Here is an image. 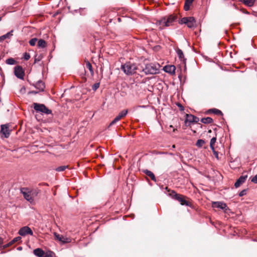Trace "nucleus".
<instances>
[{
	"label": "nucleus",
	"instance_id": "bb28decb",
	"mask_svg": "<svg viewBox=\"0 0 257 257\" xmlns=\"http://www.w3.org/2000/svg\"><path fill=\"white\" fill-rule=\"evenodd\" d=\"M30 192L31 193V195L32 198L34 200V198L37 197L39 194V191L37 189H32L30 190Z\"/></svg>",
	"mask_w": 257,
	"mask_h": 257
},
{
	"label": "nucleus",
	"instance_id": "6e6552de",
	"mask_svg": "<svg viewBox=\"0 0 257 257\" xmlns=\"http://www.w3.org/2000/svg\"><path fill=\"white\" fill-rule=\"evenodd\" d=\"M14 74L17 78L20 79H24L25 73L23 69L21 66H16L14 68Z\"/></svg>",
	"mask_w": 257,
	"mask_h": 257
},
{
	"label": "nucleus",
	"instance_id": "2eb2a0df",
	"mask_svg": "<svg viewBox=\"0 0 257 257\" xmlns=\"http://www.w3.org/2000/svg\"><path fill=\"white\" fill-rule=\"evenodd\" d=\"M34 86L36 88L39 90V92L44 91L45 88V84L41 80L38 81Z\"/></svg>",
	"mask_w": 257,
	"mask_h": 257
},
{
	"label": "nucleus",
	"instance_id": "58836bf2",
	"mask_svg": "<svg viewBox=\"0 0 257 257\" xmlns=\"http://www.w3.org/2000/svg\"><path fill=\"white\" fill-rule=\"evenodd\" d=\"M251 181L255 184H257V174L255 175L251 180Z\"/></svg>",
	"mask_w": 257,
	"mask_h": 257
},
{
	"label": "nucleus",
	"instance_id": "423d86ee",
	"mask_svg": "<svg viewBox=\"0 0 257 257\" xmlns=\"http://www.w3.org/2000/svg\"><path fill=\"white\" fill-rule=\"evenodd\" d=\"M181 24H185L189 28H192L196 25V21L194 17H184L181 20Z\"/></svg>",
	"mask_w": 257,
	"mask_h": 257
},
{
	"label": "nucleus",
	"instance_id": "a211bd4d",
	"mask_svg": "<svg viewBox=\"0 0 257 257\" xmlns=\"http://www.w3.org/2000/svg\"><path fill=\"white\" fill-rule=\"evenodd\" d=\"M34 254L38 257H43L44 251L41 248H38L34 250Z\"/></svg>",
	"mask_w": 257,
	"mask_h": 257
},
{
	"label": "nucleus",
	"instance_id": "39448f33",
	"mask_svg": "<svg viewBox=\"0 0 257 257\" xmlns=\"http://www.w3.org/2000/svg\"><path fill=\"white\" fill-rule=\"evenodd\" d=\"M34 108L37 111H40L47 114L52 113V111L49 109L44 104H43L34 103Z\"/></svg>",
	"mask_w": 257,
	"mask_h": 257
},
{
	"label": "nucleus",
	"instance_id": "20e7f679",
	"mask_svg": "<svg viewBox=\"0 0 257 257\" xmlns=\"http://www.w3.org/2000/svg\"><path fill=\"white\" fill-rule=\"evenodd\" d=\"M170 195L172 198L178 201L182 205L190 206V202L186 200V197L185 196L177 194L174 191H172L171 193H170Z\"/></svg>",
	"mask_w": 257,
	"mask_h": 257
},
{
	"label": "nucleus",
	"instance_id": "4be33fe9",
	"mask_svg": "<svg viewBox=\"0 0 257 257\" xmlns=\"http://www.w3.org/2000/svg\"><path fill=\"white\" fill-rule=\"evenodd\" d=\"M85 68L88 69L89 70V71L91 73V75L92 76L93 75L94 72H93V70L92 66L91 64L88 61H85Z\"/></svg>",
	"mask_w": 257,
	"mask_h": 257
},
{
	"label": "nucleus",
	"instance_id": "9b49d317",
	"mask_svg": "<svg viewBox=\"0 0 257 257\" xmlns=\"http://www.w3.org/2000/svg\"><path fill=\"white\" fill-rule=\"evenodd\" d=\"M9 126L10 125L8 124L1 125V133L6 138H8L10 135L11 131L10 130Z\"/></svg>",
	"mask_w": 257,
	"mask_h": 257
},
{
	"label": "nucleus",
	"instance_id": "c03bdc74",
	"mask_svg": "<svg viewBox=\"0 0 257 257\" xmlns=\"http://www.w3.org/2000/svg\"><path fill=\"white\" fill-rule=\"evenodd\" d=\"M241 11L244 14H249V13L247 11H246L245 10H241Z\"/></svg>",
	"mask_w": 257,
	"mask_h": 257
},
{
	"label": "nucleus",
	"instance_id": "b1692460",
	"mask_svg": "<svg viewBox=\"0 0 257 257\" xmlns=\"http://www.w3.org/2000/svg\"><path fill=\"white\" fill-rule=\"evenodd\" d=\"M201 121L205 124H209L213 122V119L210 117H204L201 118Z\"/></svg>",
	"mask_w": 257,
	"mask_h": 257
},
{
	"label": "nucleus",
	"instance_id": "412c9836",
	"mask_svg": "<svg viewBox=\"0 0 257 257\" xmlns=\"http://www.w3.org/2000/svg\"><path fill=\"white\" fill-rule=\"evenodd\" d=\"M164 70L168 73L170 74L174 73L175 70V67L174 66H165L164 67Z\"/></svg>",
	"mask_w": 257,
	"mask_h": 257
},
{
	"label": "nucleus",
	"instance_id": "1a4fd4ad",
	"mask_svg": "<svg viewBox=\"0 0 257 257\" xmlns=\"http://www.w3.org/2000/svg\"><path fill=\"white\" fill-rule=\"evenodd\" d=\"M19 234L21 236H25L27 234L32 235L33 234L31 229L28 226L22 227L19 231Z\"/></svg>",
	"mask_w": 257,
	"mask_h": 257
},
{
	"label": "nucleus",
	"instance_id": "ea45409f",
	"mask_svg": "<svg viewBox=\"0 0 257 257\" xmlns=\"http://www.w3.org/2000/svg\"><path fill=\"white\" fill-rule=\"evenodd\" d=\"M190 6V5L185 3V5H184L185 11H188L189 10Z\"/></svg>",
	"mask_w": 257,
	"mask_h": 257
},
{
	"label": "nucleus",
	"instance_id": "4468645a",
	"mask_svg": "<svg viewBox=\"0 0 257 257\" xmlns=\"http://www.w3.org/2000/svg\"><path fill=\"white\" fill-rule=\"evenodd\" d=\"M247 178V175L241 176L235 183L234 186L236 188L239 187L242 184H243Z\"/></svg>",
	"mask_w": 257,
	"mask_h": 257
},
{
	"label": "nucleus",
	"instance_id": "cd10ccee",
	"mask_svg": "<svg viewBox=\"0 0 257 257\" xmlns=\"http://www.w3.org/2000/svg\"><path fill=\"white\" fill-rule=\"evenodd\" d=\"M208 112H212L217 115H222V112L220 110L216 108L209 109Z\"/></svg>",
	"mask_w": 257,
	"mask_h": 257
},
{
	"label": "nucleus",
	"instance_id": "f257e3e1",
	"mask_svg": "<svg viewBox=\"0 0 257 257\" xmlns=\"http://www.w3.org/2000/svg\"><path fill=\"white\" fill-rule=\"evenodd\" d=\"M121 69L125 74L132 75L136 72L138 67L136 64L129 62L121 65Z\"/></svg>",
	"mask_w": 257,
	"mask_h": 257
},
{
	"label": "nucleus",
	"instance_id": "5701e85b",
	"mask_svg": "<svg viewBox=\"0 0 257 257\" xmlns=\"http://www.w3.org/2000/svg\"><path fill=\"white\" fill-rule=\"evenodd\" d=\"M37 46L39 48H44L46 47L47 44L46 41L43 39H40L38 41Z\"/></svg>",
	"mask_w": 257,
	"mask_h": 257
},
{
	"label": "nucleus",
	"instance_id": "aec40b11",
	"mask_svg": "<svg viewBox=\"0 0 257 257\" xmlns=\"http://www.w3.org/2000/svg\"><path fill=\"white\" fill-rule=\"evenodd\" d=\"M239 2L243 3L248 7H252L253 6L255 0H238Z\"/></svg>",
	"mask_w": 257,
	"mask_h": 257
},
{
	"label": "nucleus",
	"instance_id": "603ef678",
	"mask_svg": "<svg viewBox=\"0 0 257 257\" xmlns=\"http://www.w3.org/2000/svg\"><path fill=\"white\" fill-rule=\"evenodd\" d=\"M1 20H2V18L0 17V21H1Z\"/></svg>",
	"mask_w": 257,
	"mask_h": 257
},
{
	"label": "nucleus",
	"instance_id": "49530a36",
	"mask_svg": "<svg viewBox=\"0 0 257 257\" xmlns=\"http://www.w3.org/2000/svg\"><path fill=\"white\" fill-rule=\"evenodd\" d=\"M38 92V91H32L31 92V93H33V94H36Z\"/></svg>",
	"mask_w": 257,
	"mask_h": 257
},
{
	"label": "nucleus",
	"instance_id": "f03ea898",
	"mask_svg": "<svg viewBox=\"0 0 257 257\" xmlns=\"http://www.w3.org/2000/svg\"><path fill=\"white\" fill-rule=\"evenodd\" d=\"M177 19V16L175 15H170L166 17H164L158 22L161 28L164 27H169L171 26L173 22Z\"/></svg>",
	"mask_w": 257,
	"mask_h": 257
},
{
	"label": "nucleus",
	"instance_id": "f8f14e48",
	"mask_svg": "<svg viewBox=\"0 0 257 257\" xmlns=\"http://www.w3.org/2000/svg\"><path fill=\"white\" fill-rule=\"evenodd\" d=\"M127 110L124 109L121 111L118 115L115 117V118L110 122V125H113L116 122L119 121L121 118L124 117L127 113Z\"/></svg>",
	"mask_w": 257,
	"mask_h": 257
},
{
	"label": "nucleus",
	"instance_id": "8fccbe9b",
	"mask_svg": "<svg viewBox=\"0 0 257 257\" xmlns=\"http://www.w3.org/2000/svg\"><path fill=\"white\" fill-rule=\"evenodd\" d=\"M172 148H175V145H173L172 146Z\"/></svg>",
	"mask_w": 257,
	"mask_h": 257
},
{
	"label": "nucleus",
	"instance_id": "09e8293b",
	"mask_svg": "<svg viewBox=\"0 0 257 257\" xmlns=\"http://www.w3.org/2000/svg\"><path fill=\"white\" fill-rule=\"evenodd\" d=\"M138 107H145L146 106L145 105H139L138 106Z\"/></svg>",
	"mask_w": 257,
	"mask_h": 257
},
{
	"label": "nucleus",
	"instance_id": "c9c22d12",
	"mask_svg": "<svg viewBox=\"0 0 257 257\" xmlns=\"http://www.w3.org/2000/svg\"><path fill=\"white\" fill-rule=\"evenodd\" d=\"M23 58L26 60H28L30 58V55L29 53L25 52L23 55Z\"/></svg>",
	"mask_w": 257,
	"mask_h": 257
},
{
	"label": "nucleus",
	"instance_id": "a18cd8bd",
	"mask_svg": "<svg viewBox=\"0 0 257 257\" xmlns=\"http://www.w3.org/2000/svg\"><path fill=\"white\" fill-rule=\"evenodd\" d=\"M3 242V239L0 237V246L2 245Z\"/></svg>",
	"mask_w": 257,
	"mask_h": 257
},
{
	"label": "nucleus",
	"instance_id": "9d476101",
	"mask_svg": "<svg viewBox=\"0 0 257 257\" xmlns=\"http://www.w3.org/2000/svg\"><path fill=\"white\" fill-rule=\"evenodd\" d=\"M54 236L56 239H57L60 242H62L64 243H69L71 242V239L68 237H66L62 235H60L56 232L54 233Z\"/></svg>",
	"mask_w": 257,
	"mask_h": 257
},
{
	"label": "nucleus",
	"instance_id": "dca6fc26",
	"mask_svg": "<svg viewBox=\"0 0 257 257\" xmlns=\"http://www.w3.org/2000/svg\"><path fill=\"white\" fill-rule=\"evenodd\" d=\"M212 206L213 208H220L221 209H224L227 207L226 204L225 203L219 201L213 202L212 203Z\"/></svg>",
	"mask_w": 257,
	"mask_h": 257
},
{
	"label": "nucleus",
	"instance_id": "a878e982",
	"mask_svg": "<svg viewBox=\"0 0 257 257\" xmlns=\"http://www.w3.org/2000/svg\"><path fill=\"white\" fill-rule=\"evenodd\" d=\"M13 32V31L12 30L11 31L7 33L6 34L1 36L0 37V41H4L6 39L9 38L10 37H11L13 35V34H12Z\"/></svg>",
	"mask_w": 257,
	"mask_h": 257
},
{
	"label": "nucleus",
	"instance_id": "f704fd0d",
	"mask_svg": "<svg viewBox=\"0 0 257 257\" xmlns=\"http://www.w3.org/2000/svg\"><path fill=\"white\" fill-rule=\"evenodd\" d=\"M100 86V83H95L94 84H93L92 86V88L93 90L94 91H96L99 87Z\"/></svg>",
	"mask_w": 257,
	"mask_h": 257
},
{
	"label": "nucleus",
	"instance_id": "7c9ffc66",
	"mask_svg": "<svg viewBox=\"0 0 257 257\" xmlns=\"http://www.w3.org/2000/svg\"><path fill=\"white\" fill-rule=\"evenodd\" d=\"M43 257H55V253L51 251L45 252Z\"/></svg>",
	"mask_w": 257,
	"mask_h": 257
},
{
	"label": "nucleus",
	"instance_id": "7ed1b4c3",
	"mask_svg": "<svg viewBox=\"0 0 257 257\" xmlns=\"http://www.w3.org/2000/svg\"><path fill=\"white\" fill-rule=\"evenodd\" d=\"M160 65L150 63L146 64L145 67L143 69L146 74H155L159 72Z\"/></svg>",
	"mask_w": 257,
	"mask_h": 257
},
{
	"label": "nucleus",
	"instance_id": "e433bc0d",
	"mask_svg": "<svg viewBox=\"0 0 257 257\" xmlns=\"http://www.w3.org/2000/svg\"><path fill=\"white\" fill-rule=\"evenodd\" d=\"M212 151V152L214 154V155L215 156V158L217 159H219V157H218V153L215 151V148L214 149H211Z\"/></svg>",
	"mask_w": 257,
	"mask_h": 257
},
{
	"label": "nucleus",
	"instance_id": "3c124183",
	"mask_svg": "<svg viewBox=\"0 0 257 257\" xmlns=\"http://www.w3.org/2000/svg\"><path fill=\"white\" fill-rule=\"evenodd\" d=\"M118 20L119 21H120V18H118Z\"/></svg>",
	"mask_w": 257,
	"mask_h": 257
},
{
	"label": "nucleus",
	"instance_id": "c85d7f7f",
	"mask_svg": "<svg viewBox=\"0 0 257 257\" xmlns=\"http://www.w3.org/2000/svg\"><path fill=\"white\" fill-rule=\"evenodd\" d=\"M216 142V137H213L210 142V147L211 149H214V145Z\"/></svg>",
	"mask_w": 257,
	"mask_h": 257
},
{
	"label": "nucleus",
	"instance_id": "393cba45",
	"mask_svg": "<svg viewBox=\"0 0 257 257\" xmlns=\"http://www.w3.org/2000/svg\"><path fill=\"white\" fill-rule=\"evenodd\" d=\"M22 238L20 236H17L16 237H15L12 240H11L9 243H8L7 244L5 245V247H8L13 243L21 241Z\"/></svg>",
	"mask_w": 257,
	"mask_h": 257
},
{
	"label": "nucleus",
	"instance_id": "2f4dec72",
	"mask_svg": "<svg viewBox=\"0 0 257 257\" xmlns=\"http://www.w3.org/2000/svg\"><path fill=\"white\" fill-rule=\"evenodd\" d=\"M68 168V166H61L56 168L55 170L57 172H62Z\"/></svg>",
	"mask_w": 257,
	"mask_h": 257
},
{
	"label": "nucleus",
	"instance_id": "c756f323",
	"mask_svg": "<svg viewBox=\"0 0 257 257\" xmlns=\"http://www.w3.org/2000/svg\"><path fill=\"white\" fill-rule=\"evenodd\" d=\"M205 143V142L203 140L199 139V140H197L196 145L198 147L200 148V147H202Z\"/></svg>",
	"mask_w": 257,
	"mask_h": 257
},
{
	"label": "nucleus",
	"instance_id": "6ab92c4d",
	"mask_svg": "<svg viewBox=\"0 0 257 257\" xmlns=\"http://www.w3.org/2000/svg\"><path fill=\"white\" fill-rule=\"evenodd\" d=\"M143 172L146 175L150 177L152 180L155 182L156 181V177L152 172L148 170H145Z\"/></svg>",
	"mask_w": 257,
	"mask_h": 257
},
{
	"label": "nucleus",
	"instance_id": "72a5a7b5",
	"mask_svg": "<svg viewBox=\"0 0 257 257\" xmlns=\"http://www.w3.org/2000/svg\"><path fill=\"white\" fill-rule=\"evenodd\" d=\"M37 41H38V39L37 38H36L31 39L29 41V44H30V45L31 46H34L36 45V42H37Z\"/></svg>",
	"mask_w": 257,
	"mask_h": 257
},
{
	"label": "nucleus",
	"instance_id": "de8ad7c7",
	"mask_svg": "<svg viewBox=\"0 0 257 257\" xmlns=\"http://www.w3.org/2000/svg\"><path fill=\"white\" fill-rule=\"evenodd\" d=\"M17 249H18V250H21L22 249V247L19 246V247H18Z\"/></svg>",
	"mask_w": 257,
	"mask_h": 257
},
{
	"label": "nucleus",
	"instance_id": "4c0bfd02",
	"mask_svg": "<svg viewBox=\"0 0 257 257\" xmlns=\"http://www.w3.org/2000/svg\"><path fill=\"white\" fill-rule=\"evenodd\" d=\"M246 191H247V190L246 189H244L243 190H242L239 193V196L240 197H242L244 195H245L246 194Z\"/></svg>",
	"mask_w": 257,
	"mask_h": 257
},
{
	"label": "nucleus",
	"instance_id": "a19ab883",
	"mask_svg": "<svg viewBox=\"0 0 257 257\" xmlns=\"http://www.w3.org/2000/svg\"><path fill=\"white\" fill-rule=\"evenodd\" d=\"M171 128H173V132H175L176 131H177V129L176 128H174L172 125H170L168 127V128H167L168 131H170V130H171Z\"/></svg>",
	"mask_w": 257,
	"mask_h": 257
},
{
	"label": "nucleus",
	"instance_id": "37998d69",
	"mask_svg": "<svg viewBox=\"0 0 257 257\" xmlns=\"http://www.w3.org/2000/svg\"><path fill=\"white\" fill-rule=\"evenodd\" d=\"M178 106L180 107V110H184V107L181 104L179 103L178 104Z\"/></svg>",
	"mask_w": 257,
	"mask_h": 257
},
{
	"label": "nucleus",
	"instance_id": "ddd939ff",
	"mask_svg": "<svg viewBox=\"0 0 257 257\" xmlns=\"http://www.w3.org/2000/svg\"><path fill=\"white\" fill-rule=\"evenodd\" d=\"M199 121V118L191 114L186 115L185 123L187 122L197 123Z\"/></svg>",
	"mask_w": 257,
	"mask_h": 257
},
{
	"label": "nucleus",
	"instance_id": "473e14b6",
	"mask_svg": "<svg viewBox=\"0 0 257 257\" xmlns=\"http://www.w3.org/2000/svg\"><path fill=\"white\" fill-rule=\"evenodd\" d=\"M16 63V61L12 58L8 59L6 60V63L9 65H14Z\"/></svg>",
	"mask_w": 257,
	"mask_h": 257
},
{
	"label": "nucleus",
	"instance_id": "79ce46f5",
	"mask_svg": "<svg viewBox=\"0 0 257 257\" xmlns=\"http://www.w3.org/2000/svg\"><path fill=\"white\" fill-rule=\"evenodd\" d=\"M193 1L194 0H185V3L191 5Z\"/></svg>",
	"mask_w": 257,
	"mask_h": 257
},
{
	"label": "nucleus",
	"instance_id": "f3484780",
	"mask_svg": "<svg viewBox=\"0 0 257 257\" xmlns=\"http://www.w3.org/2000/svg\"><path fill=\"white\" fill-rule=\"evenodd\" d=\"M176 51L180 61L185 63L186 59L185 58L183 51L179 48H177Z\"/></svg>",
	"mask_w": 257,
	"mask_h": 257
},
{
	"label": "nucleus",
	"instance_id": "0eeeda50",
	"mask_svg": "<svg viewBox=\"0 0 257 257\" xmlns=\"http://www.w3.org/2000/svg\"><path fill=\"white\" fill-rule=\"evenodd\" d=\"M21 192L23 194L24 198L29 202L32 203L34 202V199L32 198L30 190L27 188H22L21 189Z\"/></svg>",
	"mask_w": 257,
	"mask_h": 257
}]
</instances>
